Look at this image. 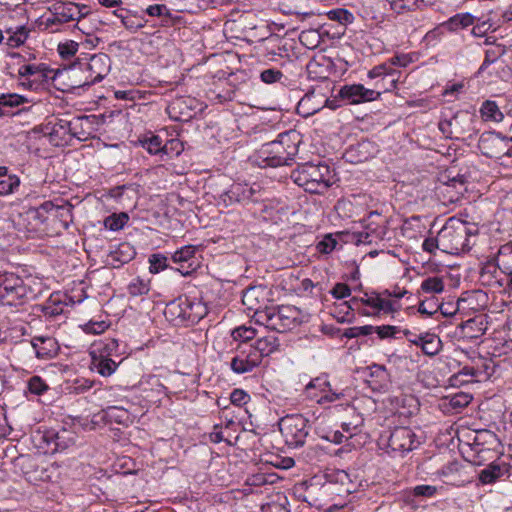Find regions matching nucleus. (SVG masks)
Segmentation results:
<instances>
[{"instance_id":"obj_1","label":"nucleus","mask_w":512,"mask_h":512,"mask_svg":"<svg viewBox=\"0 0 512 512\" xmlns=\"http://www.w3.org/2000/svg\"><path fill=\"white\" fill-rule=\"evenodd\" d=\"M300 135L289 130L278 135L274 141L261 146L256 153V162L262 167H280L291 165L298 153Z\"/></svg>"},{"instance_id":"obj_2","label":"nucleus","mask_w":512,"mask_h":512,"mask_svg":"<svg viewBox=\"0 0 512 512\" xmlns=\"http://www.w3.org/2000/svg\"><path fill=\"white\" fill-rule=\"evenodd\" d=\"M291 179L306 192L325 193L334 183V173L324 162H306L292 171Z\"/></svg>"},{"instance_id":"obj_3","label":"nucleus","mask_w":512,"mask_h":512,"mask_svg":"<svg viewBox=\"0 0 512 512\" xmlns=\"http://www.w3.org/2000/svg\"><path fill=\"white\" fill-rule=\"evenodd\" d=\"M478 229L469 226L459 219L450 218L438 232L440 250L447 254L457 255L471 249L470 237L475 236Z\"/></svg>"},{"instance_id":"obj_4","label":"nucleus","mask_w":512,"mask_h":512,"mask_svg":"<svg viewBox=\"0 0 512 512\" xmlns=\"http://www.w3.org/2000/svg\"><path fill=\"white\" fill-rule=\"evenodd\" d=\"M111 68L110 57L105 53L94 54L86 63H75L66 70L72 80L71 87L91 86L101 82Z\"/></svg>"},{"instance_id":"obj_5","label":"nucleus","mask_w":512,"mask_h":512,"mask_svg":"<svg viewBox=\"0 0 512 512\" xmlns=\"http://www.w3.org/2000/svg\"><path fill=\"white\" fill-rule=\"evenodd\" d=\"M299 311L294 306H268L257 313V323L277 332L291 330L297 325Z\"/></svg>"},{"instance_id":"obj_6","label":"nucleus","mask_w":512,"mask_h":512,"mask_svg":"<svg viewBox=\"0 0 512 512\" xmlns=\"http://www.w3.org/2000/svg\"><path fill=\"white\" fill-rule=\"evenodd\" d=\"M477 117L468 111H458L449 120L439 122V129L450 139H471L478 132Z\"/></svg>"},{"instance_id":"obj_7","label":"nucleus","mask_w":512,"mask_h":512,"mask_svg":"<svg viewBox=\"0 0 512 512\" xmlns=\"http://www.w3.org/2000/svg\"><path fill=\"white\" fill-rule=\"evenodd\" d=\"M30 289L22 278L13 273H0V304L7 306L22 305Z\"/></svg>"},{"instance_id":"obj_8","label":"nucleus","mask_w":512,"mask_h":512,"mask_svg":"<svg viewBox=\"0 0 512 512\" xmlns=\"http://www.w3.org/2000/svg\"><path fill=\"white\" fill-rule=\"evenodd\" d=\"M307 424L308 420L300 414L287 415L280 420L279 429L289 447L304 445L308 436Z\"/></svg>"},{"instance_id":"obj_9","label":"nucleus","mask_w":512,"mask_h":512,"mask_svg":"<svg viewBox=\"0 0 512 512\" xmlns=\"http://www.w3.org/2000/svg\"><path fill=\"white\" fill-rule=\"evenodd\" d=\"M481 153L489 158L512 157V139L495 132L483 133L478 142Z\"/></svg>"},{"instance_id":"obj_10","label":"nucleus","mask_w":512,"mask_h":512,"mask_svg":"<svg viewBox=\"0 0 512 512\" xmlns=\"http://www.w3.org/2000/svg\"><path fill=\"white\" fill-rule=\"evenodd\" d=\"M168 312L176 319L181 321H189L191 323L198 322L207 313L206 307L201 302H195L188 297H179L170 302L167 306Z\"/></svg>"},{"instance_id":"obj_11","label":"nucleus","mask_w":512,"mask_h":512,"mask_svg":"<svg viewBox=\"0 0 512 512\" xmlns=\"http://www.w3.org/2000/svg\"><path fill=\"white\" fill-rule=\"evenodd\" d=\"M261 365V362L251 350L249 343H239L232 351L229 367L234 374L251 373Z\"/></svg>"},{"instance_id":"obj_12","label":"nucleus","mask_w":512,"mask_h":512,"mask_svg":"<svg viewBox=\"0 0 512 512\" xmlns=\"http://www.w3.org/2000/svg\"><path fill=\"white\" fill-rule=\"evenodd\" d=\"M420 442L415 432L409 427H396L387 438V446L392 452L404 455L416 449Z\"/></svg>"},{"instance_id":"obj_13","label":"nucleus","mask_w":512,"mask_h":512,"mask_svg":"<svg viewBox=\"0 0 512 512\" xmlns=\"http://www.w3.org/2000/svg\"><path fill=\"white\" fill-rule=\"evenodd\" d=\"M52 18H48V23H68L79 21L88 14L86 5H79L74 2H56L51 7Z\"/></svg>"},{"instance_id":"obj_14","label":"nucleus","mask_w":512,"mask_h":512,"mask_svg":"<svg viewBox=\"0 0 512 512\" xmlns=\"http://www.w3.org/2000/svg\"><path fill=\"white\" fill-rule=\"evenodd\" d=\"M118 342L115 339H110L107 344L103 347L100 353L97 355L96 351L90 352L91 363L90 369L97 372L103 377L111 376L117 369L118 364L109 358L111 351L117 349Z\"/></svg>"},{"instance_id":"obj_15","label":"nucleus","mask_w":512,"mask_h":512,"mask_svg":"<svg viewBox=\"0 0 512 512\" xmlns=\"http://www.w3.org/2000/svg\"><path fill=\"white\" fill-rule=\"evenodd\" d=\"M363 304L373 309V314H378L381 311L390 313L394 311L393 303L390 300L382 298L378 293H364L363 297H352L349 302H344L343 305L349 310L359 309V305Z\"/></svg>"},{"instance_id":"obj_16","label":"nucleus","mask_w":512,"mask_h":512,"mask_svg":"<svg viewBox=\"0 0 512 512\" xmlns=\"http://www.w3.org/2000/svg\"><path fill=\"white\" fill-rule=\"evenodd\" d=\"M197 251V246L185 245L172 254L171 259L173 263L178 265L176 270L181 273V275L188 276L197 270L200 264L196 257Z\"/></svg>"},{"instance_id":"obj_17","label":"nucleus","mask_w":512,"mask_h":512,"mask_svg":"<svg viewBox=\"0 0 512 512\" xmlns=\"http://www.w3.org/2000/svg\"><path fill=\"white\" fill-rule=\"evenodd\" d=\"M338 95L342 100L347 101L348 104H359L377 100L381 92L366 88L362 84H351L341 87Z\"/></svg>"},{"instance_id":"obj_18","label":"nucleus","mask_w":512,"mask_h":512,"mask_svg":"<svg viewBox=\"0 0 512 512\" xmlns=\"http://www.w3.org/2000/svg\"><path fill=\"white\" fill-rule=\"evenodd\" d=\"M267 289L264 286H250L242 293V303L247 310L254 312V318L257 322V313L263 312L265 302L268 300Z\"/></svg>"},{"instance_id":"obj_19","label":"nucleus","mask_w":512,"mask_h":512,"mask_svg":"<svg viewBox=\"0 0 512 512\" xmlns=\"http://www.w3.org/2000/svg\"><path fill=\"white\" fill-rule=\"evenodd\" d=\"M35 357L40 360H49L58 355L59 344L57 340L48 335L34 336L30 341Z\"/></svg>"},{"instance_id":"obj_20","label":"nucleus","mask_w":512,"mask_h":512,"mask_svg":"<svg viewBox=\"0 0 512 512\" xmlns=\"http://www.w3.org/2000/svg\"><path fill=\"white\" fill-rule=\"evenodd\" d=\"M255 190L248 184L234 183L230 188L222 195L223 201L226 205H232L234 203H244L248 201H254Z\"/></svg>"},{"instance_id":"obj_21","label":"nucleus","mask_w":512,"mask_h":512,"mask_svg":"<svg viewBox=\"0 0 512 512\" xmlns=\"http://www.w3.org/2000/svg\"><path fill=\"white\" fill-rule=\"evenodd\" d=\"M249 345L258 360L262 363L265 357L279 350L280 342L277 336L267 335L259 337L254 343H249Z\"/></svg>"},{"instance_id":"obj_22","label":"nucleus","mask_w":512,"mask_h":512,"mask_svg":"<svg viewBox=\"0 0 512 512\" xmlns=\"http://www.w3.org/2000/svg\"><path fill=\"white\" fill-rule=\"evenodd\" d=\"M509 474V465L504 461H493L479 472L482 484H492L501 477Z\"/></svg>"},{"instance_id":"obj_23","label":"nucleus","mask_w":512,"mask_h":512,"mask_svg":"<svg viewBox=\"0 0 512 512\" xmlns=\"http://www.w3.org/2000/svg\"><path fill=\"white\" fill-rule=\"evenodd\" d=\"M411 343L421 347L423 353L428 356L438 354L442 347L440 338L434 333L419 334L417 340H411Z\"/></svg>"},{"instance_id":"obj_24","label":"nucleus","mask_w":512,"mask_h":512,"mask_svg":"<svg viewBox=\"0 0 512 512\" xmlns=\"http://www.w3.org/2000/svg\"><path fill=\"white\" fill-rule=\"evenodd\" d=\"M53 212L55 216H59L62 218H70L72 217V206H55L52 202L46 201L38 208L30 211V214L33 215L34 218H38L41 222L45 221V214Z\"/></svg>"},{"instance_id":"obj_25","label":"nucleus","mask_w":512,"mask_h":512,"mask_svg":"<svg viewBox=\"0 0 512 512\" xmlns=\"http://www.w3.org/2000/svg\"><path fill=\"white\" fill-rule=\"evenodd\" d=\"M371 380L368 381L373 390L385 392L388 390L390 381L389 373L382 365L374 364L370 367Z\"/></svg>"},{"instance_id":"obj_26","label":"nucleus","mask_w":512,"mask_h":512,"mask_svg":"<svg viewBox=\"0 0 512 512\" xmlns=\"http://www.w3.org/2000/svg\"><path fill=\"white\" fill-rule=\"evenodd\" d=\"M475 17L470 13H458L450 17L447 21L443 22V27H446L447 31L455 32L459 29L467 28L473 25Z\"/></svg>"},{"instance_id":"obj_27","label":"nucleus","mask_w":512,"mask_h":512,"mask_svg":"<svg viewBox=\"0 0 512 512\" xmlns=\"http://www.w3.org/2000/svg\"><path fill=\"white\" fill-rule=\"evenodd\" d=\"M480 114L485 121L501 122L504 118L499 106L492 100H486L482 103Z\"/></svg>"},{"instance_id":"obj_28","label":"nucleus","mask_w":512,"mask_h":512,"mask_svg":"<svg viewBox=\"0 0 512 512\" xmlns=\"http://www.w3.org/2000/svg\"><path fill=\"white\" fill-rule=\"evenodd\" d=\"M328 376L323 374L310 380L305 386V394L307 398L314 400L319 393L323 392L324 389L328 388L329 384Z\"/></svg>"},{"instance_id":"obj_29","label":"nucleus","mask_w":512,"mask_h":512,"mask_svg":"<svg viewBox=\"0 0 512 512\" xmlns=\"http://www.w3.org/2000/svg\"><path fill=\"white\" fill-rule=\"evenodd\" d=\"M141 146L148 151L150 154L163 155V151H167L163 141L158 135H146L139 139Z\"/></svg>"},{"instance_id":"obj_30","label":"nucleus","mask_w":512,"mask_h":512,"mask_svg":"<svg viewBox=\"0 0 512 512\" xmlns=\"http://www.w3.org/2000/svg\"><path fill=\"white\" fill-rule=\"evenodd\" d=\"M21 185V180L16 174L7 173L0 178V196H8L16 193Z\"/></svg>"},{"instance_id":"obj_31","label":"nucleus","mask_w":512,"mask_h":512,"mask_svg":"<svg viewBox=\"0 0 512 512\" xmlns=\"http://www.w3.org/2000/svg\"><path fill=\"white\" fill-rule=\"evenodd\" d=\"M486 328L483 326V321L473 318L469 319L462 325V333L464 337L469 339H476L485 333Z\"/></svg>"},{"instance_id":"obj_32","label":"nucleus","mask_w":512,"mask_h":512,"mask_svg":"<svg viewBox=\"0 0 512 512\" xmlns=\"http://www.w3.org/2000/svg\"><path fill=\"white\" fill-rule=\"evenodd\" d=\"M390 9L397 14H404L409 11L419 9L424 4V0H387Z\"/></svg>"},{"instance_id":"obj_33","label":"nucleus","mask_w":512,"mask_h":512,"mask_svg":"<svg viewBox=\"0 0 512 512\" xmlns=\"http://www.w3.org/2000/svg\"><path fill=\"white\" fill-rule=\"evenodd\" d=\"M344 398L343 391H337L332 388L331 383L328 384V388L324 389L323 392L319 393L314 399L319 405L325 406L331 403L337 402Z\"/></svg>"},{"instance_id":"obj_34","label":"nucleus","mask_w":512,"mask_h":512,"mask_svg":"<svg viewBox=\"0 0 512 512\" xmlns=\"http://www.w3.org/2000/svg\"><path fill=\"white\" fill-rule=\"evenodd\" d=\"M6 33L8 34L6 44L12 48L21 46L28 38V31L24 26H19L16 30L7 29Z\"/></svg>"},{"instance_id":"obj_35","label":"nucleus","mask_w":512,"mask_h":512,"mask_svg":"<svg viewBox=\"0 0 512 512\" xmlns=\"http://www.w3.org/2000/svg\"><path fill=\"white\" fill-rule=\"evenodd\" d=\"M38 73L35 74L34 80L37 83L38 87L42 84L47 83L49 80H55L57 76L62 75L63 72L55 71L54 69L49 68L45 64H38Z\"/></svg>"},{"instance_id":"obj_36","label":"nucleus","mask_w":512,"mask_h":512,"mask_svg":"<svg viewBox=\"0 0 512 512\" xmlns=\"http://www.w3.org/2000/svg\"><path fill=\"white\" fill-rule=\"evenodd\" d=\"M98 416L101 420L107 419L108 421H115L119 424L125 423L129 418L126 410L120 409L116 406L108 407Z\"/></svg>"},{"instance_id":"obj_37","label":"nucleus","mask_w":512,"mask_h":512,"mask_svg":"<svg viewBox=\"0 0 512 512\" xmlns=\"http://www.w3.org/2000/svg\"><path fill=\"white\" fill-rule=\"evenodd\" d=\"M146 13L151 17L161 18L162 25L168 26L171 23V13L164 4L150 5L146 8Z\"/></svg>"},{"instance_id":"obj_38","label":"nucleus","mask_w":512,"mask_h":512,"mask_svg":"<svg viewBox=\"0 0 512 512\" xmlns=\"http://www.w3.org/2000/svg\"><path fill=\"white\" fill-rule=\"evenodd\" d=\"M48 390L49 385L38 375L30 377L27 381V391L33 395L41 396Z\"/></svg>"},{"instance_id":"obj_39","label":"nucleus","mask_w":512,"mask_h":512,"mask_svg":"<svg viewBox=\"0 0 512 512\" xmlns=\"http://www.w3.org/2000/svg\"><path fill=\"white\" fill-rule=\"evenodd\" d=\"M42 312L47 318H55L64 313V306L59 300L51 296L48 302L42 306Z\"/></svg>"},{"instance_id":"obj_40","label":"nucleus","mask_w":512,"mask_h":512,"mask_svg":"<svg viewBox=\"0 0 512 512\" xmlns=\"http://www.w3.org/2000/svg\"><path fill=\"white\" fill-rule=\"evenodd\" d=\"M231 336L240 343H249L257 336V331L253 327L239 326L232 330Z\"/></svg>"},{"instance_id":"obj_41","label":"nucleus","mask_w":512,"mask_h":512,"mask_svg":"<svg viewBox=\"0 0 512 512\" xmlns=\"http://www.w3.org/2000/svg\"><path fill=\"white\" fill-rule=\"evenodd\" d=\"M397 74H399V71L396 70L395 68H392L391 64H388L386 62V63H383V64L373 67L368 72V77L370 79H375V78L382 79L386 76H396Z\"/></svg>"},{"instance_id":"obj_42","label":"nucleus","mask_w":512,"mask_h":512,"mask_svg":"<svg viewBox=\"0 0 512 512\" xmlns=\"http://www.w3.org/2000/svg\"><path fill=\"white\" fill-rule=\"evenodd\" d=\"M421 290L425 293H441L444 290L442 278L434 276L426 278L421 284Z\"/></svg>"},{"instance_id":"obj_43","label":"nucleus","mask_w":512,"mask_h":512,"mask_svg":"<svg viewBox=\"0 0 512 512\" xmlns=\"http://www.w3.org/2000/svg\"><path fill=\"white\" fill-rule=\"evenodd\" d=\"M127 220L128 216L125 213L112 214L105 218L104 226L111 231H118L124 227Z\"/></svg>"},{"instance_id":"obj_44","label":"nucleus","mask_w":512,"mask_h":512,"mask_svg":"<svg viewBox=\"0 0 512 512\" xmlns=\"http://www.w3.org/2000/svg\"><path fill=\"white\" fill-rule=\"evenodd\" d=\"M327 17L332 21H337L340 24H349L354 20L353 14L342 8L333 9L327 12Z\"/></svg>"},{"instance_id":"obj_45","label":"nucleus","mask_w":512,"mask_h":512,"mask_svg":"<svg viewBox=\"0 0 512 512\" xmlns=\"http://www.w3.org/2000/svg\"><path fill=\"white\" fill-rule=\"evenodd\" d=\"M505 53V47L503 45H494L485 51V59L480 67L483 70L486 66L497 61Z\"/></svg>"},{"instance_id":"obj_46","label":"nucleus","mask_w":512,"mask_h":512,"mask_svg":"<svg viewBox=\"0 0 512 512\" xmlns=\"http://www.w3.org/2000/svg\"><path fill=\"white\" fill-rule=\"evenodd\" d=\"M399 78L400 73L397 74L396 76H386L382 79H379L375 83L374 90L381 92V94L385 92H390L396 88Z\"/></svg>"},{"instance_id":"obj_47","label":"nucleus","mask_w":512,"mask_h":512,"mask_svg":"<svg viewBox=\"0 0 512 512\" xmlns=\"http://www.w3.org/2000/svg\"><path fill=\"white\" fill-rule=\"evenodd\" d=\"M362 424L363 419L359 415H356L352 421L343 422L341 424L342 432L347 438H351L360 432Z\"/></svg>"},{"instance_id":"obj_48","label":"nucleus","mask_w":512,"mask_h":512,"mask_svg":"<svg viewBox=\"0 0 512 512\" xmlns=\"http://www.w3.org/2000/svg\"><path fill=\"white\" fill-rule=\"evenodd\" d=\"M128 292L131 296H142L149 292V285L143 279L135 278L128 285Z\"/></svg>"},{"instance_id":"obj_49","label":"nucleus","mask_w":512,"mask_h":512,"mask_svg":"<svg viewBox=\"0 0 512 512\" xmlns=\"http://www.w3.org/2000/svg\"><path fill=\"white\" fill-rule=\"evenodd\" d=\"M168 258L161 254H153L149 258V271L153 274L159 273L168 267Z\"/></svg>"},{"instance_id":"obj_50","label":"nucleus","mask_w":512,"mask_h":512,"mask_svg":"<svg viewBox=\"0 0 512 512\" xmlns=\"http://www.w3.org/2000/svg\"><path fill=\"white\" fill-rule=\"evenodd\" d=\"M78 48L79 44L70 40L64 43H59L57 50L62 59H69L77 53Z\"/></svg>"},{"instance_id":"obj_51","label":"nucleus","mask_w":512,"mask_h":512,"mask_svg":"<svg viewBox=\"0 0 512 512\" xmlns=\"http://www.w3.org/2000/svg\"><path fill=\"white\" fill-rule=\"evenodd\" d=\"M319 34L316 30H306L300 33V42L308 48H315L319 44Z\"/></svg>"},{"instance_id":"obj_52","label":"nucleus","mask_w":512,"mask_h":512,"mask_svg":"<svg viewBox=\"0 0 512 512\" xmlns=\"http://www.w3.org/2000/svg\"><path fill=\"white\" fill-rule=\"evenodd\" d=\"M312 95H305L298 103L297 110L300 114L304 116H309L316 113L319 110V107L311 106V102L313 100Z\"/></svg>"},{"instance_id":"obj_53","label":"nucleus","mask_w":512,"mask_h":512,"mask_svg":"<svg viewBox=\"0 0 512 512\" xmlns=\"http://www.w3.org/2000/svg\"><path fill=\"white\" fill-rule=\"evenodd\" d=\"M284 77L283 73L276 68H268L260 73V79L265 84H273L279 82Z\"/></svg>"},{"instance_id":"obj_54","label":"nucleus","mask_w":512,"mask_h":512,"mask_svg":"<svg viewBox=\"0 0 512 512\" xmlns=\"http://www.w3.org/2000/svg\"><path fill=\"white\" fill-rule=\"evenodd\" d=\"M444 30H446V27H443V23H441L439 26L435 27L434 29L428 31L424 36V41L427 45H436L444 35Z\"/></svg>"},{"instance_id":"obj_55","label":"nucleus","mask_w":512,"mask_h":512,"mask_svg":"<svg viewBox=\"0 0 512 512\" xmlns=\"http://www.w3.org/2000/svg\"><path fill=\"white\" fill-rule=\"evenodd\" d=\"M26 101L27 99L19 94H3L0 96V105L3 106L16 107L25 103Z\"/></svg>"},{"instance_id":"obj_56","label":"nucleus","mask_w":512,"mask_h":512,"mask_svg":"<svg viewBox=\"0 0 512 512\" xmlns=\"http://www.w3.org/2000/svg\"><path fill=\"white\" fill-rule=\"evenodd\" d=\"M249 400V394L242 389H234L230 395L231 403L236 406L245 405Z\"/></svg>"},{"instance_id":"obj_57","label":"nucleus","mask_w":512,"mask_h":512,"mask_svg":"<svg viewBox=\"0 0 512 512\" xmlns=\"http://www.w3.org/2000/svg\"><path fill=\"white\" fill-rule=\"evenodd\" d=\"M375 331L377 335L381 338H390L395 337V335L400 332V328L392 325H382L375 327Z\"/></svg>"},{"instance_id":"obj_58","label":"nucleus","mask_w":512,"mask_h":512,"mask_svg":"<svg viewBox=\"0 0 512 512\" xmlns=\"http://www.w3.org/2000/svg\"><path fill=\"white\" fill-rule=\"evenodd\" d=\"M330 293L336 299H344L351 295V288L345 283H337Z\"/></svg>"},{"instance_id":"obj_59","label":"nucleus","mask_w":512,"mask_h":512,"mask_svg":"<svg viewBox=\"0 0 512 512\" xmlns=\"http://www.w3.org/2000/svg\"><path fill=\"white\" fill-rule=\"evenodd\" d=\"M336 244V240L332 238L331 235H328L317 244V250L321 253L328 254L334 250Z\"/></svg>"},{"instance_id":"obj_60","label":"nucleus","mask_w":512,"mask_h":512,"mask_svg":"<svg viewBox=\"0 0 512 512\" xmlns=\"http://www.w3.org/2000/svg\"><path fill=\"white\" fill-rule=\"evenodd\" d=\"M164 146L167 148V151H163V155L178 156L183 150L182 143L178 139H171L167 141Z\"/></svg>"},{"instance_id":"obj_61","label":"nucleus","mask_w":512,"mask_h":512,"mask_svg":"<svg viewBox=\"0 0 512 512\" xmlns=\"http://www.w3.org/2000/svg\"><path fill=\"white\" fill-rule=\"evenodd\" d=\"M318 434L322 439H325L335 444H341L342 442L348 439L347 436L341 431H330L326 434H320L318 432Z\"/></svg>"},{"instance_id":"obj_62","label":"nucleus","mask_w":512,"mask_h":512,"mask_svg":"<svg viewBox=\"0 0 512 512\" xmlns=\"http://www.w3.org/2000/svg\"><path fill=\"white\" fill-rule=\"evenodd\" d=\"M108 328V324L104 321L92 322L90 321L85 325L84 330L91 334H101Z\"/></svg>"},{"instance_id":"obj_63","label":"nucleus","mask_w":512,"mask_h":512,"mask_svg":"<svg viewBox=\"0 0 512 512\" xmlns=\"http://www.w3.org/2000/svg\"><path fill=\"white\" fill-rule=\"evenodd\" d=\"M437 489L432 485H418L414 487L413 494L421 497H431L436 493Z\"/></svg>"},{"instance_id":"obj_64","label":"nucleus","mask_w":512,"mask_h":512,"mask_svg":"<svg viewBox=\"0 0 512 512\" xmlns=\"http://www.w3.org/2000/svg\"><path fill=\"white\" fill-rule=\"evenodd\" d=\"M411 61V57L408 54H400L390 58V60L387 63L391 64L392 68H394V66L407 67L411 63Z\"/></svg>"}]
</instances>
